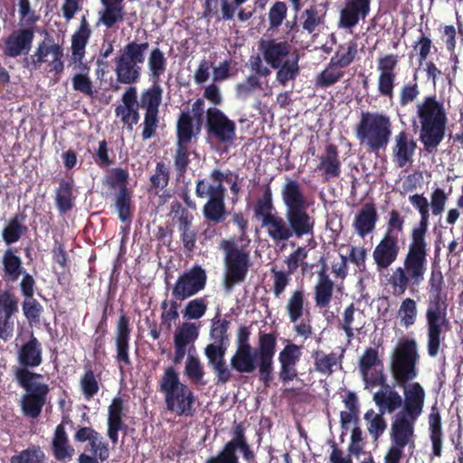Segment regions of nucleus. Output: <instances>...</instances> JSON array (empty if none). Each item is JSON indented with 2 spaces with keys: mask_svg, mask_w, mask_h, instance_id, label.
I'll return each mask as SVG.
<instances>
[{
  "mask_svg": "<svg viewBox=\"0 0 463 463\" xmlns=\"http://www.w3.org/2000/svg\"><path fill=\"white\" fill-rule=\"evenodd\" d=\"M420 355L414 339H401L391 355L390 370L395 384L403 388L404 405L392 418L390 430V448L403 451L406 446L414 449V425L423 411L425 391L418 376Z\"/></svg>",
  "mask_w": 463,
  "mask_h": 463,
  "instance_id": "obj_1",
  "label": "nucleus"
},
{
  "mask_svg": "<svg viewBox=\"0 0 463 463\" xmlns=\"http://www.w3.org/2000/svg\"><path fill=\"white\" fill-rule=\"evenodd\" d=\"M448 120L445 103L436 94L424 96L416 104L412 127L419 128V140L424 152L432 154L437 151L445 137Z\"/></svg>",
  "mask_w": 463,
  "mask_h": 463,
  "instance_id": "obj_2",
  "label": "nucleus"
},
{
  "mask_svg": "<svg viewBox=\"0 0 463 463\" xmlns=\"http://www.w3.org/2000/svg\"><path fill=\"white\" fill-rule=\"evenodd\" d=\"M427 256L426 235L411 233L402 266L392 269L387 279L393 296H402L409 287L419 286L424 280L428 265Z\"/></svg>",
  "mask_w": 463,
  "mask_h": 463,
  "instance_id": "obj_3",
  "label": "nucleus"
},
{
  "mask_svg": "<svg viewBox=\"0 0 463 463\" xmlns=\"http://www.w3.org/2000/svg\"><path fill=\"white\" fill-rule=\"evenodd\" d=\"M157 391L163 394L166 410L179 417L192 418L196 412L197 396L180 381L174 366L165 368L157 382Z\"/></svg>",
  "mask_w": 463,
  "mask_h": 463,
  "instance_id": "obj_4",
  "label": "nucleus"
},
{
  "mask_svg": "<svg viewBox=\"0 0 463 463\" xmlns=\"http://www.w3.org/2000/svg\"><path fill=\"white\" fill-rule=\"evenodd\" d=\"M281 197L293 236L298 239L313 237L315 219L307 212V200L300 184L297 180H288L282 187Z\"/></svg>",
  "mask_w": 463,
  "mask_h": 463,
  "instance_id": "obj_5",
  "label": "nucleus"
},
{
  "mask_svg": "<svg viewBox=\"0 0 463 463\" xmlns=\"http://www.w3.org/2000/svg\"><path fill=\"white\" fill-rule=\"evenodd\" d=\"M359 144L370 153L384 150L392 137V121L388 115L380 112H363L355 128Z\"/></svg>",
  "mask_w": 463,
  "mask_h": 463,
  "instance_id": "obj_6",
  "label": "nucleus"
},
{
  "mask_svg": "<svg viewBox=\"0 0 463 463\" xmlns=\"http://www.w3.org/2000/svg\"><path fill=\"white\" fill-rule=\"evenodd\" d=\"M148 48L146 41H129L119 49L114 59V71L118 83L132 86L140 80Z\"/></svg>",
  "mask_w": 463,
  "mask_h": 463,
  "instance_id": "obj_7",
  "label": "nucleus"
},
{
  "mask_svg": "<svg viewBox=\"0 0 463 463\" xmlns=\"http://www.w3.org/2000/svg\"><path fill=\"white\" fill-rule=\"evenodd\" d=\"M249 244L241 243V246L235 238L222 240L220 248L224 251L225 277L224 287L231 290L236 284L245 280L250 267Z\"/></svg>",
  "mask_w": 463,
  "mask_h": 463,
  "instance_id": "obj_8",
  "label": "nucleus"
},
{
  "mask_svg": "<svg viewBox=\"0 0 463 463\" xmlns=\"http://www.w3.org/2000/svg\"><path fill=\"white\" fill-rule=\"evenodd\" d=\"M38 378L16 380L24 390L20 399V407L24 417L37 419L47 402L50 387L45 383L37 382Z\"/></svg>",
  "mask_w": 463,
  "mask_h": 463,
  "instance_id": "obj_9",
  "label": "nucleus"
},
{
  "mask_svg": "<svg viewBox=\"0 0 463 463\" xmlns=\"http://www.w3.org/2000/svg\"><path fill=\"white\" fill-rule=\"evenodd\" d=\"M17 361L20 367L14 370L15 380L24 378H43V375L30 369L40 366L43 363V347L40 341L31 335L30 339L24 343L17 351Z\"/></svg>",
  "mask_w": 463,
  "mask_h": 463,
  "instance_id": "obj_10",
  "label": "nucleus"
},
{
  "mask_svg": "<svg viewBox=\"0 0 463 463\" xmlns=\"http://www.w3.org/2000/svg\"><path fill=\"white\" fill-rule=\"evenodd\" d=\"M206 284V270L202 266L194 264L178 276L172 288V296L176 300L183 301L203 291Z\"/></svg>",
  "mask_w": 463,
  "mask_h": 463,
  "instance_id": "obj_11",
  "label": "nucleus"
},
{
  "mask_svg": "<svg viewBox=\"0 0 463 463\" xmlns=\"http://www.w3.org/2000/svg\"><path fill=\"white\" fill-rule=\"evenodd\" d=\"M359 372L366 389L378 386L389 388L383 372V363L379 357V351L374 347H368L359 359Z\"/></svg>",
  "mask_w": 463,
  "mask_h": 463,
  "instance_id": "obj_12",
  "label": "nucleus"
},
{
  "mask_svg": "<svg viewBox=\"0 0 463 463\" xmlns=\"http://www.w3.org/2000/svg\"><path fill=\"white\" fill-rule=\"evenodd\" d=\"M285 308L289 321L294 324V331L297 335L303 336L305 339L308 338L313 330L310 319H303L298 323L305 315H310L305 290L302 288L291 292Z\"/></svg>",
  "mask_w": 463,
  "mask_h": 463,
  "instance_id": "obj_13",
  "label": "nucleus"
},
{
  "mask_svg": "<svg viewBox=\"0 0 463 463\" xmlns=\"http://www.w3.org/2000/svg\"><path fill=\"white\" fill-rule=\"evenodd\" d=\"M205 127L208 135L222 144L231 146L236 140L235 122L217 108L207 109Z\"/></svg>",
  "mask_w": 463,
  "mask_h": 463,
  "instance_id": "obj_14",
  "label": "nucleus"
},
{
  "mask_svg": "<svg viewBox=\"0 0 463 463\" xmlns=\"http://www.w3.org/2000/svg\"><path fill=\"white\" fill-rule=\"evenodd\" d=\"M400 57L396 53L383 55L377 59V91L380 96L392 100L397 86V69Z\"/></svg>",
  "mask_w": 463,
  "mask_h": 463,
  "instance_id": "obj_15",
  "label": "nucleus"
},
{
  "mask_svg": "<svg viewBox=\"0 0 463 463\" xmlns=\"http://www.w3.org/2000/svg\"><path fill=\"white\" fill-rule=\"evenodd\" d=\"M130 317L121 310V314L116 324L115 331V355L114 359L120 371L132 365L130 358V340H131Z\"/></svg>",
  "mask_w": 463,
  "mask_h": 463,
  "instance_id": "obj_16",
  "label": "nucleus"
},
{
  "mask_svg": "<svg viewBox=\"0 0 463 463\" xmlns=\"http://www.w3.org/2000/svg\"><path fill=\"white\" fill-rule=\"evenodd\" d=\"M401 251L399 236L384 232L373 250V259L378 271L387 269L398 259Z\"/></svg>",
  "mask_w": 463,
  "mask_h": 463,
  "instance_id": "obj_17",
  "label": "nucleus"
},
{
  "mask_svg": "<svg viewBox=\"0 0 463 463\" xmlns=\"http://www.w3.org/2000/svg\"><path fill=\"white\" fill-rule=\"evenodd\" d=\"M232 172L227 170L225 173L218 168L210 172L209 181L206 179H198L195 185V194L198 198L217 199L225 198L226 189L223 182H231Z\"/></svg>",
  "mask_w": 463,
  "mask_h": 463,
  "instance_id": "obj_18",
  "label": "nucleus"
},
{
  "mask_svg": "<svg viewBox=\"0 0 463 463\" xmlns=\"http://www.w3.org/2000/svg\"><path fill=\"white\" fill-rule=\"evenodd\" d=\"M427 321V351L430 357H436L439 352L442 341L445 336L441 335L443 326H448L447 312L426 311Z\"/></svg>",
  "mask_w": 463,
  "mask_h": 463,
  "instance_id": "obj_19",
  "label": "nucleus"
},
{
  "mask_svg": "<svg viewBox=\"0 0 463 463\" xmlns=\"http://www.w3.org/2000/svg\"><path fill=\"white\" fill-rule=\"evenodd\" d=\"M372 0H345L339 13L338 26L352 29L365 20L371 12Z\"/></svg>",
  "mask_w": 463,
  "mask_h": 463,
  "instance_id": "obj_20",
  "label": "nucleus"
},
{
  "mask_svg": "<svg viewBox=\"0 0 463 463\" xmlns=\"http://www.w3.org/2000/svg\"><path fill=\"white\" fill-rule=\"evenodd\" d=\"M34 39L33 28H24L13 31L5 40L3 52L6 57L15 58L27 54Z\"/></svg>",
  "mask_w": 463,
  "mask_h": 463,
  "instance_id": "obj_21",
  "label": "nucleus"
},
{
  "mask_svg": "<svg viewBox=\"0 0 463 463\" xmlns=\"http://www.w3.org/2000/svg\"><path fill=\"white\" fill-rule=\"evenodd\" d=\"M121 100L122 104L116 107L115 114L117 117H121V122L128 131H132L134 125H137L140 118L137 87L127 88L122 94Z\"/></svg>",
  "mask_w": 463,
  "mask_h": 463,
  "instance_id": "obj_22",
  "label": "nucleus"
},
{
  "mask_svg": "<svg viewBox=\"0 0 463 463\" xmlns=\"http://www.w3.org/2000/svg\"><path fill=\"white\" fill-rule=\"evenodd\" d=\"M18 312V299L9 290L0 292V339L7 340L14 333L13 316Z\"/></svg>",
  "mask_w": 463,
  "mask_h": 463,
  "instance_id": "obj_23",
  "label": "nucleus"
},
{
  "mask_svg": "<svg viewBox=\"0 0 463 463\" xmlns=\"http://www.w3.org/2000/svg\"><path fill=\"white\" fill-rule=\"evenodd\" d=\"M417 148V142L411 135L407 131H400L394 137V144L392 147V157L393 164L402 168L409 163H411L415 151Z\"/></svg>",
  "mask_w": 463,
  "mask_h": 463,
  "instance_id": "obj_24",
  "label": "nucleus"
},
{
  "mask_svg": "<svg viewBox=\"0 0 463 463\" xmlns=\"http://www.w3.org/2000/svg\"><path fill=\"white\" fill-rule=\"evenodd\" d=\"M322 266L317 271V280L314 286V302L317 308H326L329 307L334 295V281L328 274L327 265L324 258L320 259Z\"/></svg>",
  "mask_w": 463,
  "mask_h": 463,
  "instance_id": "obj_25",
  "label": "nucleus"
},
{
  "mask_svg": "<svg viewBox=\"0 0 463 463\" xmlns=\"http://www.w3.org/2000/svg\"><path fill=\"white\" fill-rule=\"evenodd\" d=\"M444 278L440 270H432L429 280V298L427 310L430 312H447L448 298L444 292Z\"/></svg>",
  "mask_w": 463,
  "mask_h": 463,
  "instance_id": "obj_26",
  "label": "nucleus"
},
{
  "mask_svg": "<svg viewBox=\"0 0 463 463\" xmlns=\"http://www.w3.org/2000/svg\"><path fill=\"white\" fill-rule=\"evenodd\" d=\"M291 48L287 41L260 39L259 42V50L261 52L265 61L273 69L280 67L283 60L290 53Z\"/></svg>",
  "mask_w": 463,
  "mask_h": 463,
  "instance_id": "obj_27",
  "label": "nucleus"
},
{
  "mask_svg": "<svg viewBox=\"0 0 463 463\" xmlns=\"http://www.w3.org/2000/svg\"><path fill=\"white\" fill-rule=\"evenodd\" d=\"M227 346L221 345H207L204 354L208 364L212 367L217 377V383L225 384L232 379V372L225 363Z\"/></svg>",
  "mask_w": 463,
  "mask_h": 463,
  "instance_id": "obj_28",
  "label": "nucleus"
},
{
  "mask_svg": "<svg viewBox=\"0 0 463 463\" xmlns=\"http://www.w3.org/2000/svg\"><path fill=\"white\" fill-rule=\"evenodd\" d=\"M378 222V213L373 203H365L355 214L353 221V228L362 238L375 230Z\"/></svg>",
  "mask_w": 463,
  "mask_h": 463,
  "instance_id": "obj_29",
  "label": "nucleus"
},
{
  "mask_svg": "<svg viewBox=\"0 0 463 463\" xmlns=\"http://www.w3.org/2000/svg\"><path fill=\"white\" fill-rule=\"evenodd\" d=\"M124 403L121 397H115L108 409V437L116 445L118 441V431L127 430V424L123 420Z\"/></svg>",
  "mask_w": 463,
  "mask_h": 463,
  "instance_id": "obj_30",
  "label": "nucleus"
},
{
  "mask_svg": "<svg viewBox=\"0 0 463 463\" xmlns=\"http://www.w3.org/2000/svg\"><path fill=\"white\" fill-rule=\"evenodd\" d=\"M102 9L98 12L96 26L103 25L107 29L113 28L124 21L125 12L122 5L124 0H99Z\"/></svg>",
  "mask_w": 463,
  "mask_h": 463,
  "instance_id": "obj_31",
  "label": "nucleus"
},
{
  "mask_svg": "<svg viewBox=\"0 0 463 463\" xmlns=\"http://www.w3.org/2000/svg\"><path fill=\"white\" fill-rule=\"evenodd\" d=\"M265 229L268 237L276 244L284 243L293 238L288 219L279 213L261 226Z\"/></svg>",
  "mask_w": 463,
  "mask_h": 463,
  "instance_id": "obj_32",
  "label": "nucleus"
},
{
  "mask_svg": "<svg viewBox=\"0 0 463 463\" xmlns=\"http://www.w3.org/2000/svg\"><path fill=\"white\" fill-rule=\"evenodd\" d=\"M317 170L322 172L324 181H329L340 175L341 161L335 145L329 144L326 146L325 154L319 157Z\"/></svg>",
  "mask_w": 463,
  "mask_h": 463,
  "instance_id": "obj_33",
  "label": "nucleus"
},
{
  "mask_svg": "<svg viewBox=\"0 0 463 463\" xmlns=\"http://www.w3.org/2000/svg\"><path fill=\"white\" fill-rule=\"evenodd\" d=\"M91 33L86 17L82 16L80 26L71 36V61L74 63H82Z\"/></svg>",
  "mask_w": 463,
  "mask_h": 463,
  "instance_id": "obj_34",
  "label": "nucleus"
},
{
  "mask_svg": "<svg viewBox=\"0 0 463 463\" xmlns=\"http://www.w3.org/2000/svg\"><path fill=\"white\" fill-rule=\"evenodd\" d=\"M384 390H380L373 393V400L376 406L379 408V411L382 413H392L396 410L400 409L404 405V400L395 390L383 387Z\"/></svg>",
  "mask_w": 463,
  "mask_h": 463,
  "instance_id": "obj_35",
  "label": "nucleus"
},
{
  "mask_svg": "<svg viewBox=\"0 0 463 463\" xmlns=\"http://www.w3.org/2000/svg\"><path fill=\"white\" fill-rule=\"evenodd\" d=\"M87 450L90 455L81 453L79 456V463H100L107 461L109 458V448L107 442L102 441L100 434L94 436L87 445Z\"/></svg>",
  "mask_w": 463,
  "mask_h": 463,
  "instance_id": "obj_36",
  "label": "nucleus"
},
{
  "mask_svg": "<svg viewBox=\"0 0 463 463\" xmlns=\"http://www.w3.org/2000/svg\"><path fill=\"white\" fill-rule=\"evenodd\" d=\"M258 356L253 348H236L231 367L240 373H251L257 368Z\"/></svg>",
  "mask_w": 463,
  "mask_h": 463,
  "instance_id": "obj_37",
  "label": "nucleus"
},
{
  "mask_svg": "<svg viewBox=\"0 0 463 463\" xmlns=\"http://www.w3.org/2000/svg\"><path fill=\"white\" fill-rule=\"evenodd\" d=\"M276 208L273 203L272 190L269 184H267L264 191L254 203L253 213L254 217L260 222V226L264 225L269 218L275 215Z\"/></svg>",
  "mask_w": 463,
  "mask_h": 463,
  "instance_id": "obj_38",
  "label": "nucleus"
},
{
  "mask_svg": "<svg viewBox=\"0 0 463 463\" xmlns=\"http://www.w3.org/2000/svg\"><path fill=\"white\" fill-rule=\"evenodd\" d=\"M76 196L73 194V180L61 179L55 190V204L61 214L71 211L75 205Z\"/></svg>",
  "mask_w": 463,
  "mask_h": 463,
  "instance_id": "obj_39",
  "label": "nucleus"
},
{
  "mask_svg": "<svg viewBox=\"0 0 463 463\" xmlns=\"http://www.w3.org/2000/svg\"><path fill=\"white\" fill-rule=\"evenodd\" d=\"M25 218L26 215L20 213L8 220L7 224L2 231V239L6 245L17 242L28 232V227L24 223Z\"/></svg>",
  "mask_w": 463,
  "mask_h": 463,
  "instance_id": "obj_40",
  "label": "nucleus"
},
{
  "mask_svg": "<svg viewBox=\"0 0 463 463\" xmlns=\"http://www.w3.org/2000/svg\"><path fill=\"white\" fill-rule=\"evenodd\" d=\"M3 279L14 282L24 272L21 258L12 249L6 250L2 257Z\"/></svg>",
  "mask_w": 463,
  "mask_h": 463,
  "instance_id": "obj_41",
  "label": "nucleus"
},
{
  "mask_svg": "<svg viewBox=\"0 0 463 463\" xmlns=\"http://www.w3.org/2000/svg\"><path fill=\"white\" fill-rule=\"evenodd\" d=\"M232 452L236 453L239 449L242 453L243 458L249 463L254 462L255 454L250 449L246 436L243 423L236 424L232 431V439L227 442Z\"/></svg>",
  "mask_w": 463,
  "mask_h": 463,
  "instance_id": "obj_42",
  "label": "nucleus"
},
{
  "mask_svg": "<svg viewBox=\"0 0 463 463\" xmlns=\"http://www.w3.org/2000/svg\"><path fill=\"white\" fill-rule=\"evenodd\" d=\"M345 350H342L344 353ZM312 358L314 359L315 370L324 375H331L335 369L334 366L339 364L341 366L343 354L337 355L335 353L331 352L330 354H325L322 351H314L312 353Z\"/></svg>",
  "mask_w": 463,
  "mask_h": 463,
  "instance_id": "obj_43",
  "label": "nucleus"
},
{
  "mask_svg": "<svg viewBox=\"0 0 463 463\" xmlns=\"http://www.w3.org/2000/svg\"><path fill=\"white\" fill-rule=\"evenodd\" d=\"M357 43L351 40L340 44L334 56L330 59V67L345 68L349 66L357 55Z\"/></svg>",
  "mask_w": 463,
  "mask_h": 463,
  "instance_id": "obj_44",
  "label": "nucleus"
},
{
  "mask_svg": "<svg viewBox=\"0 0 463 463\" xmlns=\"http://www.w3.org/2000/svg\"><path fill=\"white\" fill-rule=\"evenodd\" d=\"M162 96L163 90L159 82H152L149 88L141 92L138 106L145 109V112L159 111Z\"/></svg>",
  "mask_w": 463,
  "mask_h": 463,
  "instance_id": "obj_45",
  "label": "nucleus"
},
{
  "mask_svg": "<svg viewBox=\"0 0 463 463\" xmlns=\"http://www.w3.org/2000/svg\"><path fill=\"white\" fill-rule=\"evenodd\" d=\"M147 67L152 82H159L161 76L166 71L167 59L158 47L153 48L147 58Z\"/></svg>",
  "mask_w": 463,
  "mask_h": 463,
  "instance_id": "obj_46",
  "label": "nucleus"
},
{
  "mask_svg": "<svg viewBox=\"0 0 463 463\" xmlns=\"http://www.w3.org/2000/svg\"><path fill=\"white\" fill-rule=\"evenodd\" d=\"M410 203L419 210L420 220L417 226L411 230L412 234H427L429 225V202L423 194H413L409 196Z\"/></svg>",
  "mask_w": 463,
  "mask_h": 463,
  "instance_id": "obj_47",
  "label": "nucleus"
},
{
  "mask_svg": "<svg viewBox=\"0 0 463 463\" xmlns=\"http://www.w3.org/2000/svg\"><path fill=\"white\" fill-rule=\"evenodd\" d=\"M132 191L122 187L115 195V207L118 218L123 222H130L132 219Z\"/></svg>",
  "mask_w": 463,
  "mask_h": 463,
  "instance_id": "obj_48",
  "label": "nucleus"
},
{
  "mask_svg": "<svg viewBox=\"0 0 463 463\" xmlns=\"http://www.w3.org/2000/svg\"><path fill=\"white\" fill-rule=\"evenodd\" d=\"M194 128V118L189 111L180 113L176 122V142L191 143L192 138L198 133Z\"/></svg>",
  "mask_w": 463,
  "mask_h": 463,
  "instance_id": "obj_49",
  "label": "nucleus"
},
{
  "mask_svg": "<svg viewBox=\"0 0 463 463\" xmlns=\"http://www.w3.org/2000/svg\"><path fill=\"white\" fill-rule=\"evenodd\" d=\"M364 419L366 421L368 433L373 441L377 442L387 429L384 414L380 411L375 412L373 409H370L364 413Z\"/></svg>",
  "mask_w": 463,
  "mask_h": 463,
  "instance_id": "obj_50",
  "label": "nucleus"
},
{
  "mask_svg": "<svg viewBox=\"0 0 463 463\" xmlns=\"http://www.w3.org/2000/svg\"><path fill=\"white\" fill-rule=\"evenodd\" d=\"M191 151L189 149V143L176 142L175 154L173 156L174 167L178 180L184 177L188 171Z\"/></svg>",
  "mask_w": 463,
  "mask_h": 463,
  "instance_id": "obj_51",
  "label": "nucleus"
},
{
  "mask_svg": "<svg viewBox=\"0 0 463 463\" xmlns=\"http://www.w3.org/2000/svg\"><path fill=\"white\" fill-rule=\"evenodd\" d=\"M326 11L317 5H312L302 14V28L308 33H313L317 26L324 24Z\"/></svg>",
  "mask_w": 463,
  "mask_h": 463,
  "instance_id": "obj_52",
  "label": "nucleus"
},
{
  "mask_svg": "<svg viewBox=\"0 0 463 463\" xmlns=\"http://www.w3.org/2000/svg\"><path fill=\"white\" fill-rule=\"evenodd\" d=\"M205 220L215 224L222 222L226 218L225 198L208 199L203 206Z\"/></svg>",
  "mask_w": 463,
  "mask_h": 463,
  "instance_id": "obj_53",
  "label": "nucleus"
},
{
  "mask_svg": "<svg viewBox=\"0 0 463 463\" xmlns=\"http://www.w3.org/2000/svg\"><path fill=\"white\" fill-rule=\"evenodd\" d=\"M277 338L274 334L259 333V346L254 352L258 360H273L276 352Z\"/></svg>",
  "mask_w": 463,
  "mask_h": 463,
  "instance_id": "obj_54",
  "label": "nucleus"
},
{
  "mask_svg": "<svg viewBox=\"0 0 463 463\" xmlns=\"http://www.w3.org/2000/svg\"><path fill=\"white\" fill-rule=\"evenodd\" d=\"M46 456L39 445L32 444L10 458V463H45Z\"/></svg>",
  "mask_w": 463,
  "mask_h": 463,
  "instance_id": "obj_55",
  "label": "nucleus"
},
{
  "mask_svg": "<svg viewBox=\"0 0 463 463\" xmlns=\"http://www.w3.org/2000/svg\"><path fill=\"white\" fill-rule=\"evenodd\" d=\"M194 215L183 219L178 223V230L180 232V239L184 248L188 251H193L195 248L197 240V233L193 227Z\"/></svg>",
  "mask_w": 463,
  "mask_h": 463,
  "instance_id": "obj_56",
  "label": "nucleus"
},
{
  "mask_svg": "<svg viewBox=\"0 0 463 463\" xmlns=\"http://www.w3.org/2000/svg\"><path fill=\"white\" fill-rule=\"evenodd\" d=\"M199 335V328L194 323L184 322L175 333L174 345L187 348Z\"/></svg>",
  "mask_w": 463,
  "mask_h": 463,
  "instance_id": "obj_57",
  "label": "nucleus"
},
{
  "mask_svg": "<svg viewBox=\"0 0 463 463\" xmlns=\"http://www.w3.org/2000/svg\"><path fill=\"white\" fill-rule=\"evenodd\" d=\"M207 308L208 300L206 296L195 298L186 303L182 314L187 320H196L205 315Z\"/></svg>",
  "mask_w": 463,
  "mask_h": 463,
  "instance_id": "obj_58",
  "label": "nucleus"
},
{
  "mask_svg": "<svg viewBox=\"0 0 463 463\" xmlns=\"http://www.w3.org/2000/svg\"><path fill=\"white\" fill-rule=\"evenodd\" d=\"M276 74V79L282 86H286L289 80H294L299 74L298 59L287 60L281 62Z\"/></svg>",
  "mask_w": 463,
  "mask_h": 463,
  "instance_id": "obj_59",
  "label": "nucleus"
},
{
  "mask_svg": "<svg viewBox=\"0 0 463 463\" xmlns=\"http://www.w3.org/2000/svg\"><path fill=\"white\" fill-rule=\"evenodd\" d=\"M231 322L226 319H213V324L210 330V337L213 340L211 345H221L227 346L229 340L228 329Z\"/></svg>",
  "mask_w": 463,
  "mask_h": 463,
  "instance_id": "obj_60",
  "label": "nucleus"
},
{
  "mask_svg": "<svg viewBox=\"0 0 463 463\" xmlns=\"http://www.w3.org/2000/svg\"><path fill=\"white\" fill-rule=\"evenodd\" d=\"M169 180V168L164 162H157L155 174L150 176L151 189L155 190V194H157L159 191H162L168 185Z\"/></svg>",
  "mask_w": 463,
  "mask_h": 463,
  "instance_id": "obj_61",
  "label": "nucleus"
},
{
  "mask_svg": "<svg viewBox=\"0 0 463 463\" xmlns=\"http://www.w3.org/2000/svg\"><path fill=\"white\" fill-rule=\"evenodd\" d=\"M184 374L192 383L203 384L204 370L197 356L189 355L185 362Z\"/></svg>",
  "mask_w": 463,
  "mask_h": 463,
  "instance_id": "obj_62",
  "label": "nucleus"
},
{
  "mask_svg": "<svg viewBox=\"0 0 463 463\" xmlns=\"http://www.w3.org/2000/svg\"><path fill=\"white\" fill-rule=\"evenodd\" d=\"M81 392L86 400L93 398L99 391V384L91 369L85 371L80 380Z\"/></svg>",
  "mask_w": 463,
  "mask_h": 463,
  "instance_id": "obj_63",
  "label": "nucleus"
},
{
  "mask_svg": "<svg viewBox=\"0 0 463 463\" xmlns=\"http://www.w3.org/2000/svg\"><path fill=\"white\" fill-rule=\"evenodd\" d=\"M402 325L409 327L413 325L417 317V305L416 301L411 298L402 300L399 311Z\"/></svg>",
  "mask_w": 463,
  "mask_h": 463,
  "instance_id": "obj_64",
  "label": "nucleus"
}]
</instances>
